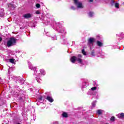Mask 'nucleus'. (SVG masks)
Wrapping results in <instances>:
<instances>
[{"mask_svg":"<svg viewBox=\"0 0 124 124\" xmlns=\"http://www.w3.org/2000/svg\"><path fill=\"white\" fill-rule=\"evenodd\" d=\"M17 42V40L14 37H11L10 39L7 42V47H11V46H14L16 43Z\"/></svg>","mask_w":124,"mask_h":124,"instance_id":"1","label":"nucleus"},{"mask_svg":"<svg viewBox=\"0 0 124 124\" xmlns=\"http://www.w3.org/2000/svg\"><path fill=\"white\" fill-rule=\"evenodd\" d=\"M76 61H78L79 63H82L83 62V60L80 58H77L75 56H73L71 58V62H73V63H74Z\"/></svg>","mask_w":124,"mask_h":124,"instance_id":"2","label":"nucleus"},{"mask_svg":"<svg viewBox=\"0 0 124 124\" xmlns=\"http://www.w3.org/2000/svg\"><path fill=\"white\" fill-rule=\"evenodd\" d=\"M74 3L77 5L78 8H83L84 6L81 2H78V0H74Z\"/></svg>","mask_w":124,"mask_h":124,"instance_id":"3","label":"nucleus"},{"mask_svg":"<svg viewBox=\"0 0 124 124\" xmlns=\"http://www.w3.org/2000/svg\"><path fill=\"white\" fill-rule=\"evenodd\" d=\"M24 18L25 19H30V18H31V14H26L23 15Z\"/></svg>","mask_w":124,"mask_h":124,"instance_id":"4","label":"nucleus"},{"mask_svg":"<svg viewBox=\"0 0 124 124\" xmlns=\"http://www.w3.org/2000/svg\"><path fill=\"white\" fill-rule=\"evenodd\" d=\"M46 100L48 101L49 102L52 103L54 102V99L51 96H47L46 98Z\"/></svg>","mask_w":124,"mask_h":124,"instance_id":"5","label":"nucleus"},{"mask_svg":"<svg viewBox=\"0 0 124 124\" xmlns=\"http://www.w3.org/2000/svg\"><path fill=\"white\" fill-rule=\"evenodd\" d=\"M96 44L98 47H102V46H103V43L102 42H100V41H97Z\"/></svg>","mask_w":124,"mask_h":124,"instance_id":"6","label":"nucleus"},{"mask_svg":"<svg viewBox=\"0 0 124 124\" xmlns=\"http://www.w3.org/2000/svg\"><path fill=\"white\" fill-rule=\"evenodd\" d=\"M117 117L119 119H124V113H121V114H119L117 115Z\"/></svg>","mask_w":124,"mask_h":124,"instance_id":"7","label":"nucleus"},{"mask_svg":"<svg viewBox=\"0 0 124 124\" xmlns=\"http://www.w3.org/2000/svg\"><path fill=\"white\" fill-rule=\"evenodd\" d=\"M94 40H95V39H94V38H90L89 40H88V42L90 44L93 43V42H94Z\"/></svg>","mask_w":124,"mask_h":124,"instance_id":"8","label":"nucleus"},{"mask_svg":"<svg viewBox=\"0 0 124 124\" xmlns=\"http://www.w3.org/2000/svg\"><path fill=\"white\" fill-rule=\"evenodd\" d=\"M62 117L63 118H67V117H68L67 113L66 112H63Z\"/></svg>","mask_w":124,"mask_h":124,"instance_id":"9","label":"nucleus"},{"mask_svg":"<svg viewBox=\"0 0 124 124\" xmlns=\"http://www.w3.org/2000/svg\"><path fill=\"white\" fill-rule=\"evenodd\" d=\"M82 53L83 54V55H84V56H86V55H87V52L85 51V49L82 50Z\"/></svg>","mask_w":124,"mask_h":124,"instance_id":"10","label":"nucleus"},{"mask_svg":"<svg viewBox=\"0 0 124 124\" xmlns=\"http://www.w3.org/2000/svg\"><path fill=\"white\" fill-rule=\"evenodd\" d=\"M89 17H93V13L91 12L89 13Z\"/></svg>","mask_w":124,"mask_h":124,"instance_id":"11","label":"nucleus"},{"mask_svg":"<svg viewBox=\"0 0 124 124\" xmlns=\"http://www.w3.org/2000/svg\"><path fill=\"white\" fill-rule=\"evenodd\" d=\"M9 62H11V63H14V59H9Z\"/></svg>","mask_w":124,"mask_h":124,"instance_id":"12","label":"nucleus"},{"mask_svg":"<svg viewBox=\"0 0 124 124\" xmlns=\"http://www.w3.org/2000/svg\"><path fill=\"white\" fill-rule=\"evenodd\" d=\"M95 103H96V101H94L92 103L93 107H94V106H95Z\"/></svg>","mask_w":124,"mask_h":124,"instance_id":"13","label":"nucleus"},{"mask_svg":"<svg viewBox=\"0 0 124 124\" xmlns=\"http://www.w3.org/2000/svg\"><path fill=\"white\" fill-rule=\"evenodd\" d=\"M36 7H37V8H39L40 7V4L39 3L36 4Z\"/></svg>","mask_w":124,"mask_h":124,"instance_id":"14","label":"nucleus"},{"mask_svg":"<svg viewBox=\"0 0 124 124\" xmlns=\"http://www.w3.org/2000/svg\"><path fill=\"white\" fill-rule=\"evenodd\" d=\"M120 4L118 3H115V7H116V8H119Z\"/></svg>","mask_w":124,"mask_h":124,"instance_id":"15","label":"nucleus"},{"mask_svg":"<svg viewBox=\"0 0 124 124\" xmlns=\"http://www.w3.org/2000/svg\"><path fill=\"white\" fill-rule=\"evenodd\" d=\"M110 121L111 122H114L115 121V117H114L113 116H112L111 118H110Z\"/></svg>","mask_w":124,"mask_h":124,"instance_id":"16","label":"nucleus"},{"mask_svg":"<svg viewBox=\"0 0 124 124\" xmlns=\"http://www.w3.org/2000/svg\"><path fill=\"white\" fill-rule=\"evenodd\" d=\"M101 111L102 110H100V109L98 110H97V114H98L99 115H100V114H101V113L102 112Z\"/></svg>","mask_w":124,"mask_h":124,"instance_id":"17","label":"nucleus"},{"mask_svg":"<svg viewBox=\"0 0 124 124\" xmlns=\"http://www.w3.org/2000/svg\"><path fill=\"white\" fill-rule=\"evenodd\" d=\"M95 90H96V87H94L91 88V90L92 91H95Z\"/></svg>","mask_w":124,"mask_h":124,"instance_id":"18","label":"nucleus"},{"mask_svg":"<svg viewBox=\"0 0 124 124\" xmlns=\"http://www.w3.org/2000/svg\"><path fill=\"white\" fill-rule=\"evenodd\" d=\"M10 5H11L10 6H11V7L12 8H15V6H14V4H10Z\"/></svg>","mask_w":124,"mask_h":124,"instance_id":"19","label":"nucleus"},{"mask_svg":"<svg viewBox=\"0 0 124 124\" xmlns=\"http://www.w3.org/2000/svg\"><path fill=\"white\" fill-rule=\"evenodd\" d=\"M86 83H84L83 84V88H86L87 87V85H86Z\"/></svg>","mask_w":124,"mask_h":124,"instance_id":"20","label":"nucleus"},{"mask_svg":"<svg viewBox=\"0 0 124 124\" xmlns=\"http://www.w3.org/2000/svg\"><path fill=\"white\" fill-rule=\"evenodd\" d=\"M35 14L37 15L40 14V12H39V11H36Z\"/></svg>","mask_w":124,"mask_h":124,"instance_id":"21","label":"nucleus"},{"mask_svg":"<svg viewBox=\"0 0 124 124\" xmlns=\"http://www.w3.org/2000/svg\"><path fill=\"white\" fill-rule=\"evenodd\" d=\"M38 99L40 101H41V100H42V96H41L40 97H39Z\"/></svg>","mask_w":124,"mask_h":124,"instance_id":"22","label":"nucleus"},{"mask_svg":"<svg viewBox=\"0 0 124 124\" xmlns=\"http://www.w3.org/2000/svg\"><path fill=\"white\" fill-rule=\"evenodd\" d=\"M71 9H72L73 10H75V7H73V6H71Z\"/></svg>","mask_w":124,"mask_h":124,"instance_id":"23","label":"nucleus"},{"mask_svg":"<svg viewBox=\"0 0 124 124\" xmlns=\"http://www.w3.org/2000/svg\"><path fill=\"white\" fill-rule=\"evenodd\" d=\"M91 55H92V56H94V52L93 51V52H92V53H91Z\"/></svg>","mask_w":124,"mask_h":124,"instance_id":"24","label":"nucleus"},{"mask_svg":"<svg viewBox=\"0 0 124 124\" xmlns=\"http://www.w3.org/2000/svg\"><path fill=\"white\" fill-rule=\"evenodd\" d=\"M2 41V38L1 37H0V42H1Z\"/></svg>","mask_w":124,"mask_h":124,"instance_id":"25","label":"nucleus"},{"mask_svg":"<svg viewBox=\"0 0 124 124\" xmlns=\"http://www.w3.org/2000/svg\"><path fill=\"white\" fill-rule=\"evenodd\" d=\"M78 58H81L82 57V55L81 54H79L78 55Z\"/></svg>","mask_w":124,"mask_h":124,"instance_id":"26","label":"nucleus"},{"mask_svg":"<svg viewBox=\"0 0 124 124\" xmlns=\"http://www.w3.org/2000/svg\"><path fill=\"white\" fill-rule=\"evenodd\" d=\"M112 3H115V1H114V0H112Z\"/></svg>","mask_w":124,"mask_h":124,"instance_id":"27","label":"nucleus"},{"mask_svg":"<svg viewBox=\"0 0 124 124\" xmlns=\"http://www.w3.org/2000/svg\"><path fill=\"white\" fill-rule=\"evenodd\" d=\"M89 1L92 2V1H93V0H89Z\"/></svg>","mask_w":124,"mask_h":124,"instance_id":"28","label":"nucleus"},{"mask_svg":"<svg viewBox=\"0 0 124 124\" xmlns=\"http://www.w3.org/2000/svg\"><path fill=\"white\" fill-rule=\"evenodd\" d=\"M63 31L65 33L66 32V31H65V30H64V29H63Z\"/></svg>","mask_w":124,"mask_h":124,"instance_id":"29","label":"nucleus"},{"mask_svg":"<svg viewBox=\"0 0 124 124\" xmlns=\"http://www.w3.org/2000/svg\"><path fill=\"white\" fill-rule=\"evenodd\" d=\"M42 71V70H40V72H41Z\"/></svg>","mask_w":124,"mask_h":124,"instance_id":"30","label":"nucleus"},{"mask_svg":"<svg viewBox=\"0 0 124 124\" xmlns=\"http://www.w3.org/2000/svg\"><path fill=\"white\" fill-rule=\"evenodd\" d=\"M20 124V123H18V124Z\"/></svg>","mask_w":124,"mask_h":124,"instance_id":"31","label":"nucleus"},{"mask_svg":"<svg viewBox=\"0 0 124 124\" xmlns=\"http://www.w3.org/2000/svg\"><path fill=\"white\" fill-rule=\"evenodd\" d=\"M5 124H8L7 123H6Z\"/></svg>","mask_w":124,"mask_h":124,"instance_id":"32","label":"nucleus"},{"mask_svg":"<svg viewBox=\"0 0 124 124\" xmlns=\"http://www.w3.org/2000/svg\"><path fill=\"white\" fill-rule=\"evenodd\" d=\"M87 86H88V84H87Z\"/></svg>","mask_w":124,"mask_h":124,"instance_id":"33","label":"nucleus"}]
</instances>
